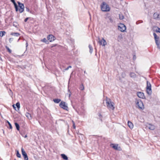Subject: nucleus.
<instances>
[{"label":"nucleus","instance_id":"f257e3e1","mask_svg":"<svg viewBox=\"0 0 160 160\" xmlns=\"http://www.w3.org/2000/svg\"><path fill=\"white\" fill-rule=\"evenodd\" d=\"M106 102L107 104V108L109 109H111L112 110H114L115 109V107L114 106V104L113 102H112L111 99L108 97H106Z\"/></svg>","mask_w":160,"mask_h":160},{"label":"nucleus","instance_id":"f03ea898","mask_svg":"<svg viewBox=\"0 0 160 160\" xmlns=\"http://www.w3.org/2000/svg\"><path fill=\"white\" fill-rule=\"evenodd\" d=\"M101 8L103 12H108L110 10V8L109 5L105 2H103L101 4Z\"/></svg>","mask_w":160,"mask_h":160},{"label":"nucleus","instance_id":"7ed1b4c3","mask_svg":"<svg viewBox=\"0 0 160 160\" xmlns=\"http://www.w3.org/2000/svg\"><path fill=\"white\" fill-rule=\"evenodd\" d=\"M136 107L141 110H143L144 106L142 102L140 100H138L136 101Z\"/></svg>","mask_w":160,"mask_h":160},{"label":"nucleus","instance_id":"20e7f679","mask_svg":"<svg viewBox=\"0 0 160 160\" xmlns=\"http://www.w3.org/2000/svg\"><path fill=\"white\" fill-rule=\"evenodd\" d=\"M146 92L148 95H151L152 93L151 85L150 83L148 81L147 82Z\"/></svg>","mask_w":160,"mask_h":160},{"label":"nucleus","instance_id":"39448f33","mask_svg":"<svg viewBox=\"0 0 160 160\" xmlns=\"http://www.w3.org/2000/svg\"><path fill=\"white\" fill-rule=\"evenodd\" d=\"M153 35L154 37V38L155 40V43L158 46V48L160 47V42L159 41V38L158 36L155 33H153Z\"/></svg>","mask_w":160,"mask_h":160},{"label":"nucleus","instance_id":"423d86ee","mask_svg":"<svg viewBox=\"0 0 160 160\" xmlns=\"http://www.w3.org/2000/svg\"><path fill=\"white\" fill-rule=\"evenodd\" d=\"M18 7H19V8H18V11L20 13H21L23 12L24 11V7L23 4L21 3L20 2H18Z\"/></svg>","mask_w":160,"mask_h":160},{"label":"nucleus","instance_id":"0eeeda50","mask_svg":"<svg viewBox=\"0 0 160 160\" xmlns=\"http://www.w3.org/2000/svg\"><path fill=\"white\" fill-rule=\"evenodd\" d=\"M59 106L61 108L64 110H67L68 109V107L65 104V102L62 101L59 104Z\"/></svg>","mask_w":160,"mask_h":160},{"label":"nucleus","instance_id":"6e6552de","mask_svg":"<svg viewBox=\"0 0 160 160\" xmlns=\"http://www.w3.org/2000/svg\"><path fill=\"white\" fill-rule=\"evenodd\" d=\"M99 40L98 43L100 45H102L103 46H105L107 44V42L103 38H102V39L100 40V38L99 37H98Z\"/></svg>","mask_w":160,"mask_h":160},{"label":"nucleus","instance_id":"1a4fd4ad","mask_svg":"<svg viewBox=\"0 0 160 160\" xmlns=\"http://www.w3.org/2000/svg\"><path fill=\"white\" fill-rule=\"evenodd\" d=\"M118 29L122 32H124L126 30V27L122 23H121L118 26Z\"/></svg>","mask_w":160,"mask_h":160},{"label":"nucleus","instance_id":"9d476101","mask_svg":"<svg viewBox=\"0 0 160 160\" xmlns=\"http://www.w3.org/2000/svg\"><path fill=\"white\" fill-rule=\"evenodd\" d=\"M22 153L24 160H28V158L27 153L23 148L21 149Z\"/></svg>","mask_w":160,"mask_h":160},{"label":"nucleus","instance_id":"9b49d317","mask_svg":"<svg viewBox=\"0 0 160 160\" xmlns=\"http://www.w3.org/2000/svg\"><path fill=\"white\" fill-rule=\"evenodd\" d=\"M47 38L48 40L50 42L54 41L56 39L55 37L52 34H50L48 35Z\"/></svg>","mask_w":160,"mask_h":160},{"label":"nucleus","instance_id":"f8f14e48","mask_svg":"<svg viewBox=\"0 0 160 160\" xmlns=\"http://www.w3.org/2000/svg\"><path fill=\"white\" fill-rule=\"evenodd\" d=\"M137 95L138 97L142 99L145 98V97L143 92H138L137 93Z\"/></svg>","mask_w":160,"mask_h":160},{"label":"nucleus","instance_id":"ddd939ff","mask_svg":"<svg viewBox=\"0 0 160 160\" xmlns=\"http://www.w3.org/2000/svg\"><path fill=\"white\" fill-rule=\"evenodd\" d=\"M12 2L14 6V7L15 9V10L16 12H17L18 11V6L14 0H10Z\"/></svg>","mask_w":160,"mask_h":160},{"label":"nucleus","instance_id":"4468645a","mask_svg":"<svg viewBox=\"0 0 160 160\" xmlns=\"http://www.w3.org/2000/svg\"><path fill=\"white\" fill-rule=\"evenodd\" d=\"M159 15L157 12L154 13L153 14V18L155 19L158 20L159 19Z\"/></svg>","mask_w":160,"mask_h":160},{"label":"nucleus","instance_id":"2eb2a0df","mask_svg":"<svg viewBox=\"0 0 160 160\" xmlns=\"http://www.w3.org/2000/svg\"><path fill=\"white\" fill-rule=\"evenodd\" d=\"M147 127L149 129L151 130H153L155 128V126L151 124H149Z\"/></svg>","mask_w":160,"mask_h":160},{"label":"nucleus","instance_id":"dca6fc26","mask_svg":"<svg viewBox=\"0 0 160 160\" xmlns=\"http://www.w3.org/2000/svg\"><path fill=\"white\" fill-rule=\"evenodd\" d=\"M112 148L116 150H121V149L120 147H118V145H114L113 144H112Z\"/></svg>","mask_w":160,"mask_h":160},{"label":"nucleus","instance_id":"f3484780","mask_svg":"<svg viewBox=\"0 0 160 160\" xmlns=\"http://www.w3.org/2000/svg\"><path fill=\"white\" fill-rule=\"evenodd\" d=\"M128 125L129 128L131 129H132L133 127V123L129 121L128 122Z\"/></svg>","mask_w":160,"mask_h":160},{"label":"nucleus","instance_id":"a211bd4d","mask_svg":"<svg viewBox=\"0 0 160 160\" xmlns=\"http://www.w3.org/2000/svg\"><path fill=\"white\" fill-rule=\"evenodd\" d=\"M25 116L29 119L31 120L32 119L31 115L29 112H26Z\"/></svg>","mask_w":160,"mask_h":160},{"label":"nucleus","instance_id":"6ab92c4d","mask_svg":"<svg viewBox=\"0 0 160 160\" xmlns=\"http://www.w3.org/2000/svg\"><path fill=\"white\" fill-rule=\"evenodd\" d=\"M130 76L131 78H134L136 77V74L134 73L133 72H130Z\"/></svg>","mask_w":160,"mask_h":160},{"label":"nucleus","instance_id":"aec40b11","mask_svg":"<svg viewBox=\"0 0 160 160\" xmlns=\"http://www.w3.org/2000/svg\"><path fill=\"white\" fill-rule=\"evenodd\" d=\"M11 35L15 36L18 37L20 36V34L18 32H12L11 33Z\"/></svg>","mask_w":160,"mask_h":160},{"label":"nucleus","instance_id":"412c9836","mask_svg":"<svg viewBox=\"0 0 160 160\" xmlns=\"http://www.w3.org/2000/svg\"><path fill=\"white\" fill-rule=\"evenodd\" d=\"M88 47L89 49V52L91 54H92L93 50V48L90 44L89 45Z\"/></svg>","mask_w":160,"mask_h":160},{"label":"nucleus","instance_id":"4be33fe9","mask_svg":"<svg viewBox=\"0 0 160 160\" xmlns=\"http://www.w3.org/2000/svg\"><path fill=\"white\" fill-rule=\"evenodd\" d=\"M61 156L63 159L65 160H67L68 159V158L67 156L65 154H62L61 155Z\"/></svg>","mask_w":160,"mask_h":160},{"label":"nucleus","instance_id":"5701e85b","mask_svg":"<svg viewBox=\"0 0 160 160\" xmlns=\"http://www.w3.org/2000/svg\"><path fill=\"white\" fill-rule=\"evenodd\" d=\"M61 100V99L58 98L54 99H53V101L54 102L56 103H59V102H60Z\"/></svg>","mask_w":160,"mask_h":160},{"label":"nucleus","instance_id":"b1692460","mask_svg":"<svg viewBox=\"0 0 160 160\" xmlns=\"http://www.w3.org/2000/svg\"><path fill=\"white\" fill-rule=\"evenodd\" d=\"M41 41L43 42H45L46 44H48L49 43V42L45 38H44L43 39H42L41 40Z\"/></svg>","mask_w":160,"mask_h":160},{"label":"nucleus","instance_id":"393cba45","mask_svg":"<svg viewBox=\"0 0 160 160\" xmlns=\"http://www.w3.org/2000/svg\"><path fill=\"white\" fill-rule=\"evenodd\" d=\"M15 125L18 131L19 130L20 126L19 124L17 122H15Z\"/></svg>","mask_w":160,"mask_h":160},{"label":"nucleus","instance_id":"a878e982","mask_svg":"<svg viewBox=\"0 0 160 160\" xmlns=\"http://www.w3.org/2000/svg\"><path fill=\"white\" fill-rule=\"evenodd\" d=\"M6 33V32L5 31H0V36L1 37H2L4 35H5Z\"/></svg>","mask_w":160,"mask_h":160},{"label":"nucleus","instance_id":"bb28decb","mask_svg":"<svg viewBox=\"0 0 160 160\" xmlns=\"http://www.w3.org/2000/svg\"><path fill=\"white\" fill-rule=\"evenodd\" d=\"M7 122L9 126V127H8V128H9L10 129H12V127L11 124L8 121H7Z\"/></svg>","mask_w":160,"mask_h":160},{"label":"nucleus","instance_id":"cd10ccee","mask_svg":"<svg viewBox=\"0 0 160 160\" xmlns=\"http://www.w3.org/2000/svg\"><path fill=\"white\" fill-rule=\"evenodd\" d=\"M121 76L122 78H124L126 76V74L125 73V72H122L121 73Z\"/></svg>","mask_w":160,"mask_h":160},{"label":"nucleus","instance_id":"c85d7f7f","mask_svg":"<svg viewBox=\"0 0 160 160\" xmlns=\"http://www.w3.org/2000/svg\"><path fill=\"white\" fill-rule=\"evenodd\" d=\"M16 155L18 158H20L21 157V155L18 150L17 151Z\"/></svg>","mask_w":160,"mask_h":160},{"label":"nucleus","instance_id":"c756f323","mask_svg":"<svg viewBox=\"0 0 160 160\" xmlns=\"http://www.w3.org/2000/svg\"><path fill=\"white\" fill-rule=\"evenodd\" d=\"M16 105L17 106V108H18V109H19V108H20V103L19 102H17L16 103Z\"/></svg>","mask_w":160,"mask_h":160},{"label":"nucleus","instance_id":"7c9ffc66","mask_svg":"<svg viewBox=\"0 0 160 160\" xmlns=\"http://www.w3.org/2000/svg\"><path fill=\"white\" fill-rule=\"evenodd\" d=\"M5 48H6V49H7V50L9 52V53H11V52H12L11 50L10 49H9V48L7 46H6Z\"/></svg>","mask_w":160,"mask_h":160},{"label":"nucleus","instance_id":"2f4dec72","mask_svg":"<svg viewBox=\"0 0 160 160\" xmlns=\"http://www.w3.org/2000/svg\"><path fill=\"white\" fill-rule=\"evenodd\" d=\"M72 68V66H68L66 68L64 69L63 70V72H64L65 71L68 70L69 68Z\"/></svg>","mask_w":160,"mask_h":160},{"label":"nucleus","instance_id":"473e14b6","mask_svg":"<svg viewBox=\"0 0 160 160\" xmlns=\"http://www.w3.org/2000/svg\"><path fill=\"white\" fill-rule=\"evenodd\" d=\"M8 92L9 93V94L12 97L13 95V92H12V91L10 89Z\"/></svg>","mask_w":160,"mask_h":160},{"label":"nucleus","instance_id":"72a5a7b5","mask_svg":"<svg viewBox=\"0 0 160 160\" xmlns=\"http://www.w3.org/2000/svg\"><path fill=\"white\" fill-rule=\"evenodd\" d=\"M119 18L120 19L122 20L123 19L124 16L123 15H121L119 14Z\"/></svg>","mask_w":160,"mask_h":160},{"label":"nucleus","instance_id":"f704fd0d","mask_svg":"<svg viewBox=\"0 0 160 160\" xmlns=\"http://www.w3.org/2000/svg\"><path fill=\"white\" fill-rule=\"evenodd\" d=\"M157 29L155 30L156 32H158L160 33V28H159L158 27H157Z\"/></svg>","mask_w":160,"mask_h":160},{"label":"nucleus","instance_id":"c9c22d12","mask_svg":"<svg viewBox=\"0 0 160 160\" xmlns=\"http://www.w3.org/2000/svg\"><path fill=\"white\" fill-rule=\"evenodd\" d=\"M68 91L69 92V96L70 97L71 95V92L70 91V90L69 89V87H68Z\"/></svg>","mask_w":160,"mask_h":160},{"label":"nucleus","instance_id":"e433bc0d","mask_svg":"<svg viewBox=\"0 0 160 160\" xmlns=\"http://www.w3.org/2000/svg\"><path fill=\"white\" fill-rule=\"evenodd\" d=\"M17 23L15 22V23L14 22L13 23V25L15 27H17Z\"/></svg>","mask_w":160,"mask_h":160},{"label":"nucleus","instance_id":"4c0bfd02","mask_svg":"<svg viewBox=\"0 0 160 160\" xmlns=\"http://www.w3.org/2000/svg\"><path fill=\"white\" fill-rule=\"evenodd\" d=\"M109 21L110 22L112 23L113 22V20L111 18H109Z\"/></svg>","mask_w":160,"mask_h":160},{"label":"nucleus","instance_id":"58836bf2","mask_svg":"<svg viewBox=\"0 0 160 160\" xmlns=\"http://www.w3.org/2000/svg\"><path fill=\"white\" fill-rule=\"evenodd\" d=\"M28 18H27L24 19V22H26L27 21V20H28Z\"/></svg>","mask_w":160,"mask_h":160},{"label":"nucleus","instance_id":"ea45409f","mask_svg":"<svg viewBox=\"0 0 160 160\" xmlns=\"http://www.w3.org/2000/svg\"><path fill=\"white\" fill-rule=\"evenodd\" d=\"M13 38H10L9 39V42H11V41L13 40Z\"/></svg>","mask_w":160,"mask_h":160},{"label":"nucleus","instance_id":"a19ab883","mask_svg":"<svg viewBox=\"0 0 160 160\" xmlns=\"http://www.w3.org/2000/svg\"><path fill=\"white\" fill-rule=\"evenodd\" d=\"M73 128H74L75 129L76 128V127L75 125V123L73 121Z\"/></svg>","mask_w":160,"mask_h":160},{"label":"nucleus","instance_id":"79ce46f5","mask_svg":"<svg viewBox=\"0 0 160 160\" xmlns=\"http://www.w3.org/2000/svg\"><path fill=\"white\" fill-rule=\"evenodd\" d=\"M26 10L27 11H28V12L29 11V9L28 8H26Z\"/></svg>","mask_w":160,"mask_h":160},{"label":"nucleus","instance_id":"37998d69","mask_svg":"<svg viewBox=\"0 0 160 160\" xmlns=\"http://www.w3.org/2000/svg\"><path fill=\"white\" fill-rule=\"evenodd\" d=\"M28 46V43L27 42H26V47L27 48Z\"/></svg>","mask_w":160,"mask_h":160},{"label":"nucleus","instance_id":"c03bdc74","mask_svg":"<svg viewBox=\"0 0 160 160\" xmlns=\"http://www.w3.org/2000/svg\"><path fill=\"white\" fill-rule=\"evenodd\" d=\"M136 56L135 55H134L133 56V59H136Z\"/></svg>","mask_w":160,"mask_h":160},{"label":"nucleus","instance_id":"a18cd8bd","mask_svg":"<svg viewBox=\"0 0 160 160\" xmlns=\"http://www.w3.org/2000/svg\"><path fill=\"white\" fill-rule=\"evenodd\" d=\"M27 137H28L27 135H26L24 136V138H27Z\"/></svg>","mask_w":160,"mask_h":160},{"label":"nucleus","instance_id":"49530a36","mask_svg":"<svg viewBox=\"0 0 160 160\" xmlns=\"http://www.w3.org/2000/svg\"><path fill=\"white\" fill-rule=\"evenodd\" d=\"M12 106H13V108H14L15 109V108H16V107H15L14 106V105H12Z\"/></svg>","mask_w":160,"mask_h":160},{"label":"nucleus","instance_id":"de8ad7c7","mask_svg":"<svg viewBox=\"0 0 160 160\" xmlns=\"http://www.w3.org/2000/svg\"><path fill=\"white\" fill-rule=\"evenodd\" d=\"M82 86V88L81 89V90H83L84 89V87H83V86Z\"/></svg>","mask_w":160,"mask_h":160},{"label":"nucleus","instance_id":"09e8293b","mask_svg":"<svg viewBox=\"0 0 160 160\" xmlns=\"http://www.w3.org/2000/svg\"><path fill=\"white\" fill-rule=\"evenodd\" d=\"M136 24H138V22H136Z\"/></svg>","mask_w":160,"mask_h":160},{"label":"nucleus","instance_id":"8fccbe9b","mask_svg":"<svg viewBox=\"0 0 160 160\" xmlns=\"http://www.w3.org/2000/svg\"><path fill=\"white\" fill-rule=\"evenodd\" d=\"M2 130H3V133L4 134V131L3 129H2Z\"/></svg>","mask_w":160,"mask_h":160},{"label":"nucleus","instance_id":"3c124183","mask_svg":"<svg viewBox=\"0 0 160 160\" xmlns=\"http://www.w3.org/2000/svg\"><path fill=\"white\" fill-rule=\"evenodd\" d=\"M119 79L120 80H121V78H119Z\"/></svg>","mask_w":160,"mask_h":160},{"label":"nucleus","instance_id":"603ef678","mask_svg":"<svg viewBox=\"0 0 160 160\" xmlns=\"http://www.w3.org/2000/svg\"><path fill=\"white\" fill-rule=\"evenodd\" d=\"M84 73H85V71L84 72Z\"/></svg>","mask_w":160,"mask_h":160},{"label":"nucleus","instance_id":"864d4df0","mask_svg":"<svg viewBox=\"0 0 160 160\" xmlns=\"http://www.w3.org/2000/svg\"><path fill=\"white\" fill-rule=\"evenodd\" d=\"M14 160H16V159H14Z\"/></svg>","mask_w":160,"mask_h":160}]
</instances>
